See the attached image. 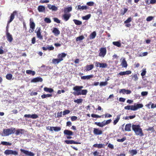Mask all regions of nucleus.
Listing matches in <instances>:
<instances>
[{"label": "nucleus", "mask_w": 156, "mask_h": 156, "mask_svg": "<svg viewBox=\"0 0 156 156\" xmlns=\"http://www.w3.org/2000/svg\"><path fill=\"white\" fill-rule=\"evenodd\" d=\"M87 4L88 6H92L94 4V2H87Z\"/></svg>", "instance_id": "53"}, {"label": "nucleus", "mask_w": 156, "mask_h": 156, "mask_svg": "<svg viewBox=\"0 0 156 156\" xmlns=\"http://www.w3.org/2000/svg\"><path fill=\"white\" fill-rule=\"evenodd\" d=\"M12 75L11 74H8L6 76V78L8 80H10L12 78Z\"/></svg>", "instance_id": "46"}, {"label": "nucleus", "mask_w": 156, "mask_h": 156, "mask_svg": "<svg viewBox=\"0 0 156 156\" xmlns=\"http://www.w3.org/2000/svg\"><path fill=\"white\" fill-rule=\"evenodd\" d=\"M51 96L52 95L51 94H44L41 96V97L43 99L48 97H51Z\"/></svg>", "instance_id": "42"}, {"label": "nucleus", "mask_w": 156, "mask_h": 156, "mask_svg": "<svg viewBox=\"0 0 156 156\" xmlns=\"http://www.w3.org/2000/svg\"><path fill=\"white\" fill-rule=\"evenodd\" d=\"M38 117V115L36 114H34L31 115V118L32 119H36Z\"/></svg>", "instance_id": "55"}, {"label": "nucleus", "mask_w": 156, "mask_h": 156, "mask_svg": "<svg viewBox=\"0 0 156 156\" xmlns=\"http://www.w3.org/2000/svg\"><path fill=\"white\" fill-rule=\"evenodd\" d=\"M70 16L71 15L69 14H65L63 15V17L64 20L67 21L69 19Z\"/></svg>", "instance_id": "25"}, {"label": "nucleus", "mask_w": 156, "mask_h": 156, "mask_svg": "<svg viewBox=\"0 0 156 156\" xmlns=\"http://www.w3.org/2000/svg\"><path fill=\"white\" fill-rule=\"evenodd\" d=\"M1 144L6 146H10L12 145V143L6 141H2Z\"/></svg>", "instance_id": "37"}, {"label": "nucleus", "mask_w": 156, "mask_h": 156, "mask_svg": "<svg viewBox=\"0 0 156 156\" xmlns=\"http://www.w3.org/2000/svg\"><path fill=\"white\" fill-rule=\"evenodd\" d=\"M131 92V91L130 90L124 89H121L119 91L120 93H122L123 94H130Z\"/></svg>", "instance_id": "18"}, {"label": "nucleus", "mask_w": 156, "mask_h": 156, "mask_svg": "<svg viewBox=\"0 0 156 156\" xmlns=\"http://www.w3.org/2000/svg\"><path fill=\"white\" fill-rule=\"evenodd\" d=\"M108 84V82L106 81L101 82L100 83L99 85L101 87L105 86Z\"/></svg>", "instance_id": "44"}, {"label": "nucleus", "mask_w": 156, "mask_h": 156, "mask_svg": "<svg viewBox=\"0 0 156 156\" xmlns=\"http://www.w3.org/2000/svg\"><path fill=\"white\" fill-rule=\"evenodd\" d=\"M17 13L16 11H14L11 15L10 17V20L8 22V24L11 22L15 18V16Z\"/></svg>", "instance_id": "9"}, {"label": "nucleus", "mask_w": 156, "mask_h": 156, "mask_svg": "<svg viewBox=\"0 0 156 156\" xmlns=\"http://www.w3.org/2000/svg\"><path fill=\"white\" fill-rule=\"evenodd\" d=\"M126 137H123L121 139H118L117 140V141L119 142H122L126 140Z\"/></svg>", "instance_id": "52"}, {"label": "nucleus", "mask_w": 156, "mask_h": 156, "mask_svg": "<svg viewBox=\"0 0 156 156\" xmlns=\"http://www.w3.org/2000/svg\"><path fill=\"white\" fill-rule=\"evenodd\" d=\"M142 72L141 73V75L142 76H144L146 74V69H143L142 70Z\"/></svg>", "instance_id": "49"}, {"label": "nucleus", "mask_w": 156, "mask_h": 156, "mask_svg": "<svg viewBox=\"0 0 156 156\" xmlns=\"http://www.w3.org/2000/svg\"><path fill=\"white\" fill-rule=\"evenodd\" d=\"M131 21V17L129 18L127 20L124 21V23H127L130 22Z\"/></svg>", "instance_id": "54"}, {"label": "nucleus", "mask_w": 156, "mask_h": 156, "mask_svg": "<svg viewBox=\"0 0 156 156\" xmlns=\"http://www.w3.org/2000/svg\"><path fill=\"white\" fill-rule=\"evenodd\" d=\"M94 133L95 135H100L102 134V132L98 128H94L93 130Z\"/></svg>", "instance_id": "10"}, {"label": "nucleus", "mask_w": 156, "mask_h": 156, "mask_svg": "<svg viewBox=\"0 0 156 156\" xmlns=\"http://www.w3.org/2000/svg\"><path fill=\"white\" fill-rule=\"evenodd\" d=\"M124 109L126 110H131L134 111V105H127L125 106Z\"/></svg>", "instance_id": "30"}, {"label": "nucleus", "mask_w": 156, "mask_h": 156, "mask_svg": "<svg viewBox=\"0 0 156 156\" xmlns=\"http://www.w3.org/2000/svg\"><path fill=\"white\" fill-rule=\"evenodd\" d=\"M148 92L147 91H143L141 93V94L142 96H145L147 95Z\"/></svg>", "instance_id": "61"}, {"label": "nucleus", "mask_w": 156, "mask_h": 156, "mask_svg": "<svg viewBox=\"0 0 156 156\" xmlns=\"http://www.w3.org/2000/svg\"><path fill=\"white\" fill-rule=\"evenodd\" d=\"M84 38V37L83 35L80 36L76 38V41H78L83 40Z\"/></svg>", "instance_id": "43"}, {"label": "nucleus", "mask_w": 156, "mask_h": 156, "mask_svg": "<svg viewBox=\"0 0 156 156\" xmlns=\"http://www.w3.org/2000/svg\"><path fill=\"white\" fill-rule=\"evenodd\" d=\"M60 60L58 58H53L52 60V62L55 65L61 62Z\"/></svg>", "instance_id": "26"}, {"label": "nucleus", "mask_w": 156, "mask_h": 156, "mask_svg": "<svg viewBox=\"0 0 156 156\" xmlns=\"http://www.w3.org/2000/svg\"><path fill=\"white\" fill-rule=\"evenodd\" d=\"M120 115L121 114H119L117 115L116 119L114 121L113 124L114 125H115L118 122L120 119Z\"/></svg>", "instance_id": "31"}, {"label": "nucleus", "mask_w": 156, "mask_h": 156, "mask_svg": "<svg viewBox=\"0 0 156 156\" xmlns=\"http://www.w3.org/2000/svg\"><path fill=\"white\" fill-rule=\"evenodd\" d=\"M143 107V105L141 104H134V111L136 110L137 109L142 108Z\"/></svg>", "instance_id": "16"}, {"label": "nucleus", "mask_w": 156, "mask_h": 156, "mask_svg": "<svg viewBox=\"0 0 156 156\" xmlns=\"http://www.w3.org/2000/svg\"><path fill=\"white\" fill-rule=\"evenodd\" d=\"M73 90H74V91L73 93V94L75 95H78L76 94H78L79 92H80L81 90L79 87V86H76L74 87L73 88Z\"/></svg>", "instance_id": "7"}, {"label": "nucleus", "mask_w": 156, "mask_h": 156, "mask_svg": "<svg viewBox=\"0 0 156 156\" xmlns=\"http://www.w3.org/2000/svg\"><path fill=\"white\" fill-rule=\"evenodd\" d=\"M83 99H79L77 100H74V102L77 103V104H80L82 103L83 101Z\"/></svg>", "instance_id": "45"}, {"label": "nucleus", "mask_w": 156, "mask_h": 156, "mask_svg": "<svg viewBox=\"0 0 156 156\" xmlns=\"http://www.w3.org/2000/svg\"><path fill=\"white\" fill-rule=\"evenodd\" d=\"M112 44L118 47H120L121 46V44L119 41H114L112 42Z\"/></svg>", "instance_id": "40"}, {"label": "nucleus", "mask_w": 156, "mask_h": 156, "mask_svg": "<svg viewBox=\"0 0 156 156\" xmlns=\"http://www.w3.org/2000/svg\"><path fill=\"white\" fill-rule=\"evenodd\" d=\"M16 129L13 127L8 129H4L2 136H9V135L14 133Z\"/></svg>", "instance_id": "2"}, {"label": "nucleus", "mask_w": 156, "mask_h": 156, "mask_svg": "<svg viewBox=\"0 0 156 156\" xmlns=\"http://www.w3.org/2000/svg\"><path fill=\"white\" fill-rule=\"evenodd\" d=\"M48 7L52 11H55L58 10V8L54 5L48 4Z\"/></svg>", "instance_id": "14"}, {"label": "nucleus", "mask_w": 156, "mask_h": 156, "mask_svg": "<svg viewBox=\"0 0 156 156\" xmlns=\"http://www.w3.org/2000/svg\"><path fill=\"white\" fill-rule=\"evenodd\" d=\"M20 151L21 152L24 154L26 156H34L35 155V154L31 151H30L27 150H24L23 149H20Z\"/></svg>", "instance_id": "4"}, {"label": "nucleus", "mask_w": 156, "mask_h": 156, "mask_svg": "<svg viewBox=\"0 0 156 156\" xmlns=\"http://www.w3.org/2000/svg\"><path fill=\"white\" fill-rule=\"evenodd\" d=\"M54 21L57 23H60V20L57 18H54L53 19Z\"/></svg>", "instance_id": "59"}, {"label": "nucleus", "mask_w": 156, "mask_h": 156, "mask_svg": "<svg viewBox=\"0 0 156 156\" xmlns=\"http://www.w3.org/2000/svg\"><path fill=\"white\" fill-rule=\"evenodd\" d=\"M70 112V111L68 110H66L63 112V115H64L69 114Z\"/></svg>", "instance_id": "51"}, {"label": "nucleus", "mask_w": 156, "mask_h": 156, "mask_svg": "<svg viewBox=\"0 0 156 156\" xmlns=\"http://www.w3.org/2000/svg\"><path fill=\"white\" fill-rule=\"evenodd\" d=\"M130 154L132 156L136 155L137 154V151L136 150H132L129 151Z\"/></svg>", "instance_id": "32"}, {"label": "nucleus", "mask_w": 156, "mask_h": 156, "mask_svg": "<svg viewBox=\"0 0 156 156\" xmlns=\"http://www.w3.org/2000/svg\"><path fill=\"white\" fill-rule=\"evenodd\" d=\"M62 112H58L57 114V117L59 118L62 116Z\"/></svg>", "instance_id": "62"}, {"label": "nucleus", "mask_w": 156, "mask_h": 156, "mask_svg": "<svg viewBox=\"0 0 156 156\" xmlns=\"http://www.w3.org/2000/svg\"><path fill=\"white\" fill-rule=\"evenodd\" d=\"M108 65L106 63H101L100 68H105L107 67Z\"/></svg>", "instance_id": "48"}, {"label": "nucleus", "mask_w": 156, "mask_h": 156, "mask_svg": "<svg viewBox=\"0 0 156 156\" xmlns=\"http://www.w3.org/2000/svg\"><path fill=\"white\" fill-rule=\"evenodd\" d=\"M76 9L77 10H86L87 9V6H81L80 5H78L76 7Z\"/></svg>", "instance_id": "17"}, {"label": "nucleus", "mask_w": 156, "mask_h": 156, "mask_svg": "<svg viewBox=\"0 0 156 156\" xmlns=\"http://www.w3.org/2000/svg\"><path fill=\"white\" fill-rule=\"evenodd\" d=\"M132 128L135 134L137 136H144L142 129L140 128V126L139 125H133Z\"/></svg>", "instance_id": "1"}, {"label": "nucleus", "mask_w": 156, "mask_h": 156, "mask_svg": "<svg viewBox=\"0 0 156 156\" xmlns=\"http://www.w3.org/2000/svg\"><path fill=\"white\" fill-rule=\"evenodd\" d=\"M95 124L100 127H103L105 125L104 120L101 122H95Z\"/></svg>", "instance_id": "20"}, {"label": "nucleus", "mask_w": 156, "mask_h": 156, "mask_svg": "<svg viewBox=\"0 0 156 156\" xmlns=\"http://www.w3.org/2000/svg\"><path fill=\"white\" fill-rule=\"evenodd\" d=\"M4 154L6 155L13 154L15 155H18V153L16 151H13L12 150H6L4 152Z\"/></svg>", "instance_id": "5"}, {"label": "nucleus", "mask_w": 156, "mask_h": 156, "mask_svg": "<svg viewBox=\"0 0 156 156\" xmlns=\"http://www.w3.org/2000/svg\"><path fill=\"white\" fill-rule=\"evenodd\" d=\"M40 31H41V28H39L38 29L37 31V32L36 31V32L37 33V37L38 38H39L40 39H42L43 37H42V36H41V35Z\"/></svg>", "instance_id": "22"}, {"label": "nucleus", "mask_w": 156, "mask_h": 156, "mask_svg": "<svg viewBox=\"0 0 156 156\" xmlns=\"http://www.w3.org/2000/svg\"><path fill=\"white\" fill-rule=\"evenodd\" d=\"M93 77V75H87L85 76H82L81 77V78L83 80H86V79H89L90 78H92Z\"/></svg>", "instance_id": "29"}, {"label": "nucleus", "mask_w": 156, "mask_h": 156, "mask_svg": "<svg viewBox=\"0 0 156 156\" xmlns=\"http://www.w3.org/2000/svg\"><path fill=\"white\" fill-rule=\"evenodd\" d=\"M94 67V66L92 64L87 65L86 67V69H85L84 70L86 71H89L93 69Z\"/></svg>", "instance_id": "19"}, {"label": "nucleus", "mask_w": 156, "mask_h": 156, "mask_svg": "<svg viewBox=\"0 0 156 156\" xmlns=\"http://www.w3.org/2000/svg\"><path fill=\"white\" fill-rule=\"evenodd\" d=\"M44 21L47 23H50L51 22V20L48 18H45L44 19Z\"/></svg>", "instance_id": "50"}, {"label": "nucleus", "mask_w": 156, "mask_h": 156, "mask_svg": "<svg viewBox=\"0 0 156 156\" xmlns=\"http://www.w3.org/2000/svg\"><path fill=\"white\" fill-rule=\"evenodd\" d=\"M91 16L90 14H88L85 16H83L82 18L83 20H87L90 18Z\"/></svg>", "instance_id": "39"}, {"label": "nucleus", "mask_w": 156, "mask_h": 156, "mask_svg": "<svg viewBox=\"0 0 156 156\" xmlns=\"http://www.w3.org/2000/svg\"><path fill=\"white\" fill-rule=\"evenodd\" d=\"M153 17L152 16H149L146 19V20L147 21H150L151 20L153 19Z\"/></svg>", "instance_id": "57"}, {"label": "nucleus", "mask_w": 156, "mask_h": 156, "mask_svg": "<svg viewBox=\"0 0 156 156\" xmlns=\"http://www.w3.org/2000/svg\"><path fill=\"white\" fill-rule=\"evenodd\" d=\"M148 53L147 52H145L143 53L141 55H140L139 56L140 57H143V56H146L147 55Z\"/></svg>", "instance_id": "56"}, {"label": "nucleus", "mask_w": 156, "mask_h": 156, "mask_svg": "<svg viewBox=\"0 0 156 156\" xmlns=\"http://www.w3.org/2000/svg\"><path fill=\"white\" fill-rule=\"evenodd\" d=\"M65 142L68 144H74V140H66L65 141Z\"/></svg>", "instance_id": "47"}, {"label": "nucleus", "mask_w": 156, "mask_h": 156, "mask_svg": "<svg viewBox=\"0 0 156 156\" xmlns=\"http://www.w3.org/2000/svg\"><path fill=\"white\" fill-rule=\"evenodd\" d=\"M44 90L46 92L51 93L53 91V90L51 88H48L46 87L44 88Z\"/></svg>", "instance_id": "34"}, {"label": "nucleus", "mask_w": 156, "mask_h": 156, "mask_svg": "<svg viewBox=\"0 0 156 156\" xmlns=\"http://www.w3.org/2000/svg\"><path fill=\"white\" fill-rule=\"evenodd\" d=\"M106 52L107 50L106 48H101L100 49L99 56L100 57L103 58L106 55Z\"/></svg>", "instance_id": "3"}, {"label": "nucleus", "mask_w": 156, "mask_h": 156, "mask_svg": "<svg viewBox=\"0 0 156 156\" xmlns=\"http://www.w3.org/2000/svg\"><path fill=\"white\" fill-rule=\"evenodd\" d=\"M77 117L76 116H73L71 118V120L73 121L76 120L77 119Z\"/></svg>", "instance_id": "60"}, {"label": "nucleus", "mask_w": 156, "mask_h": 156, "mask_svg": "<svg viewBox=\"0 0 156 156\" xmlns=\"http://www.w3.org/2000/svg\"><path fill=\"white\" fill-rule=\"evenodd\" d=\"M6 35L8 41L10 42H11L13 40V38L12 35H11L9 33L7 32L6 33Z\"/></svg>", "instance_id": "23"}, {"label": "nucleus", "mask_w": 156, "mask_h": 156, "mask_svg": "<svg viewBox=\"0 0 156 156\" xmlns=\"http://www.w3.org/2000/svg\"><path fill=\"white\" fill-rule=\"evenodd\" d=\"M43 80L40 77H37L35 78L32 80L31 81V82L35 83L37 82H41Z\"/></svg>", "instance_id": "15"}, {"label": "nucleus", "mask_w": 156, "mask_h": 156, "mask_svg": "<svg viewBox=\"0 0 156 156\" xmlns=\"http://www.w3.org/2000/svg\"><path fill=\"white\" fill-rule=\"evenodd\" d=\"M54 48V47L52 45L51 46H48L47 47L48 50H53Z\"/></svg>", "instance_id": "64"}, {"label": "nucleus", "mask_w": 156, "mask_h": 156, "mask_svg": "<svg viewBox=\"0 0 156 156\" xmlns=\"http://www.w3.org/2000/svg\"><path fill=\"white\" fill-rule=\"evenodd\" d=\"M131 124H128L126 125L125 128V130L126 131H131Z\"/></svg>", "instance_id": "24"}, {"label": "nucleus", "mask_w": 156, "mask_h": 156, "mask_svg": "<svg viewBox=\"0 0 156 156\" xmlns=\"http://www.w3.org/2000/svg\"><path fill=\"white\" fill-rule=\"evenodd\" d=\"M104 144H95L93 145V147H97L98 148H100L103 147Z\"/></svg>", "instance_id": "36"}, {"label": "nucleus", "mask_w": 156, "mask_h": 156, "mask_svg": "<svg viewBox=\"0 0 156 156\" xmlns=\"http://www.w3.org/2000/svg\"><path fill=\"white\" fill-rule=\"evenodd\" d=\"M72 10V7H69L65 9V12H69Z\"/></svg>", "instance_id": "41"}, {"label": "nucleus", "mask_w": 156, "mask_h": 156, "mask_svg": "<svg viewBox=\"0 0 156 156\" xmlns=\"http://www.w3.org/2000/svg\"><path fill=\"white\" fill-rule=\"evenodd\" d=\"M120 60H122L121 63V65L124 68H126L127 66V64L125 58H122Z\"/></svg>", "instance_id": "11"}, {"label": "nucleus", "mask_w": 156, "mask_h": 156, "mask_svg": "<svg viewBox=\"0 0 156 156\" xmlns=\"http://www.w3.org/2000/svg\"><path fill=\"white\" fill-rule=\"evenodd\" d=\"M64 133L65 134L69 136L72 135L73 134V133L71 131L68 130H65L64 131Z\"/></svg>", "instance_id": "28"}, {"label": "nucleus", "mask_w": 156, "mask_h": 156, "mask_svg": "<svg viewBox=\"0 0 156 156\" xmlns=\"http://www.w3.org/2000/svg\"><path fill=\"white\" fill-rule=\"evenodd\" d=\"M73 21L75 23L76 25H81L82 23V22L79 20H73Z\"/></svg>", "instance_id": "38"}, {"label": "nucleus", "mask_w": 156, "mask_h": 156, "mask_svg": "<svg viewBox=\"0 0 156 156\" xmlns=\"http://www.w3.org/2000/svg\"><path fill=\"white\" fill-rule=\"evenodd\" d=\"M32 19H30V28L31 29V30H29V32L30 33L32 32L34 30L35 27V24L34 22L31 21Z\"/></svg>", "instance_id": "6"}, {"label": "nucleus", "mask_w": 156, "mask_h": 156, "mask_svg": "<svg viewBox=\"0 0 156 156\" xmlns=\"http://www.w3.org/2000/svg\"><path fill=\"white\" fill-rule=\"evenodd\" d=\"M15 134L16 135H19L20 134H23L24 133L25 130L22 129H18L16 130Z\"/></svg>", "instance_id": "13"}, {"label": "nucleus", "mask_w": 156, "mask_h": 156, "mask_svg": "<svg viewBox=\"0 0 156 156\" xmlns=\"http://www.w3.org/2000/svg\"><path fill=\"white\" fill-rule=\"evenodd\" d=\"M54 131L56 132L59 131L61 130V128L58 127H55Z\"/></svg>", "instance_id": "63"}, {"label": "nucleus", "mask_w": 156, "mask_h": 156, "mask_svg": "<svg viewBox=\"0 0 156 156\" xmlns=\"http://www.w3.org/2000/svg\"><path fill=\"white\" fill-rule=\"evenodd\" d=\"M133 78H134V80L135 81H136L138 79V77H137V75L136 74H135L133 76Z\"/></svg>", "instance_id": "58"}, {"label": "nucleus", "mask_w": 156, "mask_h": 156, "mask_svg": "<svg viewBox=\"0 0 156 156\" xmlns=\"http://www.w3.org/2000/svg\"><path fill=\"white\" fill-rule=\"evenodd\" d=\"M38 11L40 12H45V9L44 6L40 5H39L37 8Z\"/></svg>", "instance_id": "12"}, {"label": "nucleus", "mask_w": 156, "mask_h": 156, "mask_svg": "<svg viewBox=\"0 0 156 156\" xmlns=\"http://www.w3.org/2000/svg\"><path fill=\"white\" fill-rule=\"evenodd\" d=\"M96 33L95 31L92 32L90 36V39H93L96 37Z\"/></svg>", "instance_id": "35"}, {"label": "nucleus", "mask_w": 156, "mask_h": 156, "mask_svg": "<svg viewBox=\"0 0 156 156\" xmlns=\"http://www.w3.org/2000/svg\"><path fill=\"white\" fill-rule=\"evenodd\" d=\"M87 92V90H81L80 92H79L76 94L79 95H85L86 94Z\"/></svg>", "instance_id": "27"}, {"label": "nucleus", "mask_w": 156, "mask_h": 156, "mask_svg": "<svg viewBox=\"0 0 156 156\" xmlns=\"http://www.w3.org/2000/svg\"><path fill=\"white\" fill-rule=\"evenodd\" d=\"M67 54L64 53H62L61 54H59L57 55L58 58L61 60V62L63 60V58H65L66 55Z\"/></svg>", "instance_id": "8"}, {"label": "nucleus", "mask_w": 156, "mask_h": 156, "mask_svg": "<svg viewBox=\"0 0 156 156\" xmlns=\"http://www.w3.org/2000/svg\"><path fill=\"white\" fill-rule=\"evenodd\" d=\"M27 73L29 74H31L33 76L35 74V72L34 71H33L31 70H27L26 71Z\"/></svg>", "instance_id": "33"}, {"label": "nucleus", "mask_w": 156, "mask_h": 156, "mask_svg": "<svg viewBox=\"0 0 156 156\" xmlns=\"http://www.w3.org/2000/svg\"><path fill=\"white\" fill-rule=\"evenodd\" d=\"M52 32L54 33L55 36H58L59 35L60 33V31L57 28H54L53 29Z\"/></svg>", "instance_id": "21"}]
</instances>
